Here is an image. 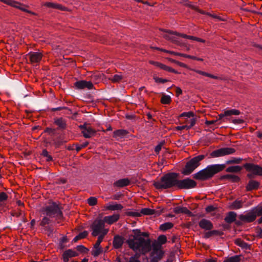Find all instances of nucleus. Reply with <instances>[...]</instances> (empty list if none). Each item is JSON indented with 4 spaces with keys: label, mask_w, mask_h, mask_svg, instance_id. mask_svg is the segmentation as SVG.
Wrapping results in <instances>:
<instances>
[{
    "label": "nucleus",
    "mask_w": 262,
    "mask_h": 262,
    "mask_svg": "<svg viewBox=\"0 0 262 262\" xmlns=\"http://www.w3.org/2000/svg\"><path fill=\"white\" fill-rule=\"evenodd\" d=\"M187 117L190 118V117H193L194 116V113L192 112H185L182 113L180 117Z\"/></svg>",
    "instance_id": "obj_56"
},
{
    "label": "nucleus",
    "mask_w": 262,
    "mask_h": 262,
    "mask_svg": "<svg viewBox=\"0 0 262 262\" xmlns=\"http://www.w3.org/2000/svg\"><path fill=\"white\" fill-rule=\"evenodd\" d=\"M174 55H177V56H181V57H185V58H187L191 59L192 58H194L193 57V56L187 55V54H184V53H178V52H175V53H174Z\"/></svg>",
    "instance_id": "obj_48"
},
{
    "label": "nucleus",
    "mask_w": 262,
    "mask_h": 262,
    "mask_svg": "<svg viewBox=\"0 0 262 262\" xmlns=\"http://www.w3.org/2000/svg\"><path fill=\"white\" fill-rule=\"evenodd\" d=\"M44 211L46 215L50 217L54 216L55 215L60 217L62 216V212L60 208L58 205L55 202H53L50 205L46 206L44 208Z\"/></svg>",
    "instance_id": "obj_7"
},
{
    "label": "nucleus",
    "mask_w": 262,
    "mask_h": 262,
    "mask_svg": "<svg viewBox=\"0 0 262 262\" xmlns=\"http://www.w3.org/2000/svg\"><path fill=\"white\" fill-rule=\"evenodd\" d=\"M130 183V181L127 178L122 179L116 181L114 185L118 187H123L128 185Z\"/></svg>",
    "instance_id": "obj_26"
},
{
    "label": "nucleus",
    "mask_w": 262,
    "mask_h": 262,
    "mask_svg": "<svg viewBox=\"0 0 262 262\" xmlns=\"http://www.w3.org/2000/svg\"><path fill=\"white\" fill-rule=\"evenodd\" d=\"M124 242V238L120 235H115L114 237L113 245L115 249L121 248Z\"/></svg>",
    "instance_id": "obj_20"
},
{
    "label": "nucleus",
    "mask_w": 262,
    "mask_h": 262,
    "mask_svg": "<svg viewBox=\"0 0 262 262\" xmlns=\"http://www.w3.org/2000/svg\"><path fill=\"white\" fill-rule=\"evenodd\" d=\"M162 245L167 242V237L165 235H160L158 237L157 241Z\"/></svg>",
    "instance_id": "obj_41"
},
{
    "label": "nucleus",
    "mask_w": 262,
    "mask_h": 262,
    "mask_svg": "<svg viewBox=\"0 0 262 262\" xmlns=\"http://www.w3.org/2000/svg\"><path fill=\"white\" fill-rule=\"evenodd\" d=\"M232 122L234 124H241L244 123L245 121L242 119H235L232 120Z\"/></svg>",
    "instance_id": "obj_64"
},
{
    "label": "nucleus",
    "mask_w": 262,
    "mask_h": 262,
    "mask_svg": "<svg viewBox=\"0 0 262 262\" xmlns=\"http://www.w3.org/2000/svg\"><path fill=\"white\" fill-rule=\"evenodd\" d=\"M55 9L63 10V11H67L68 10L67 8L62 6L60 4H56V7H55Z\"/></svg>",
    "instance_id": "obj_62"
},
{
    "label": "nucleus",
    "mask_w": 262,
    "mask_h": 262,
    "mask_svg": "<svg viewBox=\"0 0 262 262\" xmlns=\"http://www.w3.org/2000/svg\"><path fill=\"white\" fill-rule=\"evenodd\" d=\"M154 79L155 80V82L157 83H165L169 80L166 79H163L162 78H160L158 77H154Z\"/></svg>",
    "instance_id": "obj_47"
},
{
    "label": "nucleus",
    "mask_w": 262,
    "mask_h": 262,
    "mask_svg": "<svg viewBox=\"0 0 262 262\" xmlns=\"http://www.w3.org/2000/svg\"><path fill=\"white\" fill-rule=\"evenodd\" d=\"M55 9L63 10V11H67L68 10L67 8L62 6L60 4H56V7H55Z\"/></svg>",
    "instance_id": "obj_63"
},
{
    "label": "nucleus",
    "mask_w": 262,
    "mask_h": 262,
    "mask_svg": "<svg viewBox=\"0 0 262 262\" xmlns=\"http://www.w3.org/2000/svg\"><path fill=\"white\" fill-rule=\"evenodd\" d=\"M54 123L61 129H65L67 127L66 121L62 118L55 119Z\"/></svg>",
    "instance_id": "obj_28"
},
{
    "label": "nucleus",
    "mask_w": 262,
    "mask_h": 262,
    "mask_svg": "<svg viewBox=\"0 0 262 262\" xmlns=\"http://www.w3.org/2000/svg\"><path fill=\"white\" fill-rule=\"evenodd\" d=\"M243 202L242 201L236 200L231 203L229 206V208L231 210L238 209L243 207Z\"/></svg>",
    "instance_id": "obj_25"
},
{
    "label": "nucleus",
    "mask_w": 262,
    "mask_h": 262,
    "mask_svg": "<svg viewBox=\"0 0 262 262\" xmlns=\"http://www.w3.org/2000/svg\"><path fill=\"white\" fill-rule=\"evenodd\" d=\"M161 69H163L166 71L169 72H172V73H174L176 74L179 73L178 71H176L174 69H172V68L167 66L165 64H164L163 63L162 64Z\"/></svg>",
    "instance_id": "obj_40"
},
{
    "label": "nucleus",
    "mask_w": 262,
    "mask_h": 262,
    "mask_svg": "<svg viewBox=\"0 0 262 262\" xmlns=\"http://www.w3.org/2000/svg\"><path fill=\"white\" fill-rule=\"evenodd\" d=\"M149 62L150 64L154 65V66H156L157 67H159L160 69H161L162 64V63H160V62H157V61H153V60H150L149 61Z\"/></svg>",
    "instance_id": "obj_60"
},
{
    "label": "nucleus",
    "mask_w": 262,
    "mask_h": 262,
    "mask_svg": "<svg viewBox=\"0 0 262 262\" xmlns=\"http://www.w3.org/2000/svg\"><path fill=\"white\" fill-rule=\"evenodd\" d=\"M173 227V224L170 222L165 223L160 226V230L162 231H166L167 230L170 229Z\"/></svg>",
    "instance_id": "obj_31"
},
{
    "label": "nucleus",
    "mask_w": 262,
    "mask_h": 262,
    "mask_svg": "<svg viewBox=\"0 0 262 262\" xmlns=\"http://www.w3.org/2000/svg\"><path fill=\"white\" fill-rule=\"evenodd\" d=\"M193 70L194 72H195L196 73H197L200 75H202L203 76H207V77H210V78H213L214 79L223 80V78L220 77H218V76L213 75L212 74H211L210 73H207V72H204V71H202L201 70Z\"/></svg>",
    "instance_id": "obj_29"
},
{
    "label": "nucleus",
    "mask_w": 262,
    "mask_h": 262,
    "mask_svg": "<svg viewBox=\"0 0 262 262\" xmlns=\"http://www.w3.org/2000/svg\"><path fill=\"white\" fill-rule=\"evenodd\" d=\"M95 249L92 251V255L95 257L99 255L103 251L102 248L101 247L98 248H94Z\"/></svg>",
    "instance_id": "obj_38"
},
{
    "label": "nucleus",
    "mask_w": 262,
    "mask_h": 262,
    "mask_svg": "<svg viewBox=\"0 0 262 262\" xmlns=\"http://www.w3.org/2000/svg\"><path fill=\"white\" fill-rule=\"evenodd\" d=\"M179 174L176 172H168L163 174L159 181H155L153 185L158 190L177 188Z\"/></svg>",
    "instance_id": "obj_4"
},
{
    "label": "nucleus",
    "mask_w": 262,
    "mask_h": 262,
    "mask_svg": "<svg viewBox=\"0 0 262 262\" xmlns=\"http://www.w3.org/2000/svg\"><path fill=\"white\" fill-rule=\"evenodd\" d=\"M200 227L206 230H211L213 228L212 223L207 219H202L199 223Z\"/></svg>",
    "instance_id": "obj_16"
},
{
    "label": "nucleus",
    "mask_w": 262,
    "mask_h": 262,
    "mask_svg": "<svg viewBox=\"0 0 262 262\" xmlns=\"http://www.w3.org/2000/svg\"><path fill=\"white\" fill-rule=\"evenodd\" d=\"M126 214L130 216H140L141 215L140 213L133 211L127 212Z\"/></svg>",
    "instance_id": "obj_57"
},
{
    "label": "nucleus",
    "mask_w": 262,
    "mask_h": 262,
    "mask_svg": "<svg viewBox=\"0 0 262 262\" xmlns=\"http://www.w3.org/2000/svg\"><path fill=\"white\" fill-rule=\"evenodd\" d=\"M220 180H227L232 183H238L241 181L239 177L232 174H227L221 176L219 178Z\"/></svg>",
    "instance_id": "obj_15"
},
{
    "label": "nucleus",
    "mask_w": 262,
    "mask_h": 262,
    "mask_svg": "<svg viewBox=\"0 0 262 262\" xmlns=\"http://www.w3.org/2000/svg\"><path fill=\"white\" fill-rule=\"evenodd\" d=\"M163 38L168 40H170L173 43L179 46L180 47H182L185 45L184 43H181L180 41L177 40L174 37L170 36L168 34H164L163 35Z\"/></svg>",
    "instance_id": "obj_27"
},
{
    "label": "nucleus",
    "mask_w": 262,
    "mask_h": 262,
    "mask_svg": "<svg viewBox=\"0 0 262 262\" xmlns=\"http://www.w3.org/2000/svg\"><path fill=\"white\" fill-rule=\"evenodd\" d=\"M29 56L30 62L33 63L39 62L42 58V54L39 52H34L30 53Z\"/></svg>",
    "instance_id": "obj_18"
},
{
    "label": "nucleus",
    "mask_w": 262,
    "mask_h": 262,
    "mask_svg": "<svg viewBox=\"0 0 262 262\" xmlns=\"http://www.w3.org/2000/svg\"><path fill=\"white\" fill-rule=\"evenodd\" d=\"M205 158V156L200 155L196 156L188 161L183 169L181 172L184 175H189L191 173L194 169L200 165V161Z\"/></svg>",
    "instance_id": "obj_5"
},
{
    "label": "nucleus",
    "mask_w": 262,
    "mask_h": 262,
    "mask_svg": "<svg viewBox=\"0 0 262 262\" xmlns=\"http://www.w3.org/2000/svg\"><path fill=\"white\" fill-rule=\"evenodd\" d=\"M123 208V206L120 204H116L114 205H110L106 208L109 210H121Z\"/></svg>",
    "instance_id": "obj_35"
},
{
    "label": "nucleus",
    "mask_w": 262,
    "mask_h": 262,
    "mask_svg": "<svg viewBox=\"0 0 262 262\" xmlns=\"http://www.w3.org/2000/svg\"><path fill=\"white\" fill-rule=\"evenodd\" d=\"M196 182L189 178L183 180H179L178 181L177 188L179 189H189L194 188L196 186Z\"/></svg>",
    "instance_id": "obj_8"
},
{
    "label": "nucleus",
    "mask_w": 262,
    "mask_h": 262,
    "mask_svg": "<svg viewBox=\"0 0 262 262\" xmlns=\"http://www.w3.org/2000/svg\"><path fill=\"white\" fill-rule=\"evenodd\" d=\"M119 217V214H115L112 215L105 216L103 220L104 222L111 225L118 221Z\"/></svg>",
    "instance_id": "obj_23"
},
{
    "label": "nucleus",
    "mask_w": 262,
    "mask_h": 262,
    "mask_svg": "<svg viewBox=\"0 0 262 262\" xmlns=\"http://www.w3.org/2000/svg\"><path fill=\"white\" fill-rule=\"evenodd\" d=\"M165 144L164 141L160 142L155 148V151L157 154H159L161 150L162 146Z\"/></svg>",
    "instance_id": "obj_51"
},
{
    "label": "nucleus",
    "mask_w": 262,
    "mask_h": 262,
    "mask_svg": "<svg viewBox=\"0 0 262 262\" xmlns=\"http://www.w3.org/2000/svg\"><path fill=\"white\" fill-rule=\"evenodd\" d=\"M76 249L79 252L83 253H87L89 251V250L88 248H86L83 245L77 246L76 247Z\"/></svg>",
    "instance_id": "obj_42"
},
{
    "label": "nucleus",
    "mask_w": 262,
    "mask_h": 262,
    "mask_svg": "<svg viewBox=\"0 0 262 262\" xmlns=\"http://www.w3.org/2000/svg\"><path fill=\"white\" fill-rule=\"evenodd\" d=\"M88 144H89V142L86 141L80 145H78V144L75 145L76 151L77 152L79 151L82 148H84V147H86L88 145Z\"/></svg>",
    "instance_id": "obj_44"
},
{
    "label": "nucleus",
    "mask_w": 262,
    "mask_h": 262,
    "mask_svg": "<svg viewBox=\"0 0 262 262\" xmlns=\"http://www.w3.org/2000/svg\"><path fill=\"white\" fill-rule=\"evenodd\" d=\"M256 236L259 238H262V229L260 227L258 226L255 229Z\"/></svg>",
    "instance_id": "obj_52"
},
{
    "label": "nucleus",
    "mask_w": 262,
    "mask_h": 262,
    "mask_svg": "<svg viewBox=\"0 0 262 262\" xmlns=\"http://www.w3.org/2000/svg\"><path fill=\"white\" fill-rule=\"evenodd\" d=\"M104 220H96L93 222L91 226L93 230L92 235L93 236H96L100 234L102 230L104 228Z\"/></svg>",
    "instance_id": "obj_10"
},
{
    "label": "nucleus",
    "mask_w": 262,
    "mask_h": 262,
    "mask_svg": "<svg viewBox=\"0 0 262 262\" xmlns=\"http://www.w3.org/2000/svg\"><path fill=\"white\" fill-rule=\"evenodd\" d=\"M88 235V232L86 231H84L80 233L78 235L76 236L73 239L74 242H77L78 240L85 238Z\"/></svg>",
    "instance_id": "obj_33"
},
{
    "label": "nucleus",
    "mask_w": 262,
    "mask_h": 262,
    "mask_svg": "<svg viewBox=\"0 0 262 262\" xmlns=\"http://www.w3.org/2000/svg\"><path fill=\"white\" fill-rule=\"evenodd\" d=\"M78 253L72 249L66 250L62 254V259L64 262H68L70 257L78 256Z\"/></svg>",
    "instance_id": "obj_17"
},
{
    "label": "nucleus",
    "mask_w": 262,
    "mask_h": 262,
    "mask_svg": "<svg viewBox=\"0 0 262 262\" xmlns=\"http://www.w3.org/2000/svg\"><path fill=\"white\" fill-rule=\"evenodd\" d=\"M236 216L237 214L235 212L233 211H230L227 214V215L225 217L224 220L228 224H231L233 222L235 223V222L237 221L236 220Z\"/></svg>",
    "instance_id": "obj_21"
},
{
    "label": "nucleus",
    "mask_w": 262,
    "mask_h": 262,
    "mask_svg": "<svg viewBox=\"0 0 262 262\" xmlns=\"http://www.w3.org/2000/svg\"><path fill=\"white\" fill-rule=\"evenodd\" d=\"M50 220L48 217H44L42 221H41L40 223V225L43 227L46 226V225H48L50 223Z\"/></svg>",
    "instance_id": "obj_46"
},
{
    "label": "nucleus",
    "mask_w": 262,
    "mask_h": 262,
    "mask_svg": "<svg viewBox=\"0 0 262 262\" xmlns=\"http://www.w3.org/2000/svg\"><path fill=\"white\" fill-rule=\"evenodd\" d=\"M243 160L241 158H233L226 161V164L210 165L193 175V178L199 181H206L211 179L215 174L223 171L227 164H239Z\"/></svg>",
    "instance_id": "obj_2"
},
{
    "label": "nucleus",
    "mask_w": 262,
    "mask_h": 262,
    "mask_svg": "<svg viewBox=\"0 0 262 262\" xmlns=\"http://www.w3.org/2000/svg\"><path fill=\"white\" fill-rule=\"evenodd\" d=\"M184 5L194 10H198V8L196 6L191 5V4L188 3L187 1L184 2Z\"/></svg>",
    "instance_id": "obj_55"
},
{
    "label": "nucleus",
    "mask_w": 262,
    "mask_h": 262,
    "mask_svg": "<svg viewBox=\"0 0 262 262\" xmlns=\"http://www.w3.org/2000/svg\"><path fill=\"white\" fill-rule=\"evenodd\" d=\"M8 195L6 193L4 192H2L0 193V202H3L4 201H6L8 199Z\"/></svg>",
    "instance_id": "obj_54"
},
{
    "label": "nucleus",
    "mask_w": 262,
    "mask_h": 262,
    "mask_svg": "<svg viewBox=\"0 0 262 262\" xmlns=\"http://www.w3.org/2000/svg\"><path fill=\"white\" fill-rule=\"evenodd\" d=\"M241 114V112L235 109L227 110L225 111V115L231 116V115H239Z\"/></svg>",
    "instance_id": "obj_39"
},
{
    "label": "nucleus",
    "mask_w": 262,
    "mask_h": 262,
    "mask_svg": "<svg viewBox=\"0 0 262 262\" xmlns=\"http://www.w3.org/2000/svg\"><path fill=\"white\" fill-rule=\"evenodd\" d=\"M216 209L213 205H209L206 208L205 210L207 212H211L214 211Z\"/></svg>",
    "instance_id": "obj_59"
},
{
    "label": "nucleus",
    "mask_w": 262,
    "mask_h": 262,
    "mask_svg": "<svg viewBox=\"0 0 262 262\" xmlns=\"http://www.w3.org/2000/svg\"><path fill=\"white\" fill-rule=\"evenodd\" d=\"M128 134V132L124 129H118L114 132V137H123Z\"/></svg>",
    "instance_id": "obj_34"
},
{
    "label": "nucleus",
    "mask_w": 262,
    "mask_h": 262,
    "mask_svg": "<svg viewBox=\"0 0 262 262\" xmlns=\"http://www.w3.org/2000/svg\"><path fill=\"white\" fill-rule=\"evenodd\" d=\"M163 210V209L160 210V211H156L155 209L150 208H143L141 210V213L144 215H151L154 214H157L159 215Z\"/></svg>",
    "instance_id": "obj_24"
},
{
    "label": "nucleus",
    "mask_w": 262,
    "mask_h": 262,
    "mask_svg": "<svg viewBox=\"0 0 262 262\" xmlns=\"http://www.w3.org/2000/svg\"><path fill=\"white\" fill-rule=\"evenodd\" d=\"M173 212L176 214L184 213L188 215L189 216H192V213L186 207L178 206L173 208Z\"/></svg>",
    "instance_id": "obj_19"
},
{
    "label": "nucleus",
    "mask_w": 262,
    "mask_h": 262,
    "mask_svg": "<svg viewBox=\"0 0 262 262\" xmlns=\"http://www.w3.org/2000/svg\"><path fill=\"white\" fill-rule=\"evenodd\" d=\"M160 30L161 31L170 34H174V35H178V36H181V37H182L183 38H188V39H191V40L197 41L198 42H200V38H199V37H195V36H193L187 35L185 34L180 33H179V32H174V31H171V30H166V29H160Z\"/></svg>",
    "instance_id": "obj_12"
},
{
    "label": "nucleus",
    "mask_w": 262,
    "mask_h": 262,
    "mask_svg": "<svg viewBox=\"0 0 262 262\" xmlns=\"http://www.w3.org/2000/svg\"><path fill=\"white\" fill-rule=\"evenodd\" d=\"M103 238H102V236H99L97 242L94 245V248H98L99 247H100V244L103 241Z\"/></svg>",
    "instance_id": "obj_53"
},
{
    "label": "nucleus",
    "mask_w": 262,
    "mask_h": 262,
    "mask_svg": "<svg viewBox=\"0 0 262 262\" xmlns=\"http://www.w3.org/2000/svg\"><path fill=\"white\" fill-rule=\"evenodd\" d=\"M255 207L246 214H241L238 216L239 221L235 222V225L237 226H242L243 223H251L256 219Z\"/></svg>",
    "instance_id": "obj_6"
},
{
    "label": "nucleus",
    "mask_w": 262,
    "mask_h": 262,
    "mask_svg": "<svg viewBox=\"0 0 262 262\" xmlns=\"http://www.w3.org/2000/svg\"><path fill=\"white\" fill-rule=\"evenodd\" d=\"M242 167L241 166H231L227 168L226 169V171L227 172L237 173L240 172L242 170Z\"/></svg>",
    "instance_id": "obj_30"
},
{
    "label": "nucleus",
    "mask_w": 262,
    "mask_h": 262,
    "mask_svg": "<svg viewBox=\"0 0 262 262\" xmlns=\"http://www.w3.org/2000/svg\"><path fill=\"white\" fill-rule=\"evenodd\" d=\"M160 102L163 104H169L171 102V97L168 95L163 94Z\"/></svg>",
    "instance_id": "obj_32"
},
{
    "label": "nucleus",
    "mask_w": 262,
    "mask_h": 262,
    "mask_svg": "<svg viewBox=\"0 0 262 262\" xmlns=\"http://www.w3.org/2000/svg\"><path fill=\"white\" fill-rule=\"evenodd\" d=\"M256 210V217L257 216H261V217L257 220L258 224L262 223V206L255 207Z\"/></svg>",
    "instance_id": "obj_36"
},
{
    "label": "nucleus",
    "mask_w": 262,
    "mask_h": 262,
    "mask_svg": "<svg viewBox=\"0 0 262 262\" xmlns=\"http://www.w3.org/2000/svg\"><path fill=\"white\" fill-rule=\"evenodd\" d=\"M41 155L47 158L46 159L47 161H51L53 159L52 156L49 154L48 151L46 149L42 150Z\"/></svg>",
    "instance_id": "obj_45"
},
{
    "label": "nucleus",
    "mask_w": 262,
    "mask_h": 262,
    "mask_svg": "<svg viewBox=\"0 0 262 262\" xmlns=\"http://www.w3.org/2000/svg\"><path fill=\"white\" fill-rule=\"evenodd\" d=\"M129 248L134 251L138 250L142 254H146L151 250L152 254L157 252L163 251L162 245L157 241L151 243L149 234L141 232L140 229L132 230V233L128 235V238L125 241Z\"/></svg>",
    "instance_id": "obj_1"
},
{
    "label": "nucleus",
    "mask_w": 262,
    "mask_h": 262,
    "mask_svg": "<svg viewBox=\"0 0 262 262\" xmlns=\"http://www.w3.org/2000/svg\"><path fill=\"white\" fill-rule=\"evenodd\" d=\"M122 79V76L121 75H115L114 77L111 79V80L113 82H119Z\"/></svg>",
    "instance_id": "obj_49"
},
{
    "label": "nucleus",
    "mask_w": 262,
    "mask_h": 262,
    "mask_svg": "<svg viewBox=\"0 0 262 262\" xmlns=\"http://www.w3.org/2000/svg\"><path fill=\"white\" fill-rule=\"evenodd\" d=\"M45 230L48 232V234L50 236L53 232V229L50 226H45Z\"/></svg>",
    "instance_id": "obj_58"
},
{
    "label": "nucleus",
    "mask_w": 262,
    "mask_h": 262,
    "mask_svg": "<svg viewBox=\"0 0 262 262\" xmlns=\"http://www.w3.org/2000/svg\"><path fill=\"white\" fill-rule=\"evenodd\" d=\"M74 85L78 89L87 88L89 90H91L93 88V84L92 82L85 80L78 81L74 83Z\"/></svg>",
    "instance_id": "obj_14"
},
{
    "label": "nucleus",
    "mask_w": 262,
    "mask_h": 262,
    "mask_svg": "<svg viewBox=\"0 0 262 262\" xmlns=\"http://www.w3.org/2000/svg\"><path fill=\"white\" fill-rule=\"evenodd\" d=\"M235 151L236 150L233 148L224 147L213 151L210 153V155L212 158H216L233 154Z\"/></svg>",
    "instance_id": "obj_9"
},
{
    "label": "nucleus",
    "mask_w": 262,
    "mask_h": 262,
    "mask_svg": "<svg viewBox=\"0 0 262 262\" xmlns=\"http://www.w3.org/2000/svg\"><path fill=\"white\" fill-rule=\"evenodd\" d=\"M6 4L8 5H9V6H11L13 7H14V8H16L17 9H18L20 10H21L23 12H27V13H30L32 15H37V14L35 13V12H33L31 11H30L27 9H25V8L21 7V6H25L26 7H28L29 6H25L24 5V4L19 3V2H16L15 1H14V0H6V2H5V3Z\"/></svg>",
    "instance_id": "obj_11"
},
{
    "label": "nucleus",
    "mask_w": 262,
    "mask_h": 262,
    "mask_svg": "<svg viewBox=\"0 0 262 262\" xmlns=\"http://www.w3.org/2000/svg\"><path fill=\"white\" fill-rule=\"evenodd\" d=\"M151 48H152L154 49H155V50H157L161 51L163 52H165V53H169V54H172V55H174V53H175V52H174V51L167 50H165V49H164L159 48L158 47H151Z\"/></svg>",
    "instance_id": "obj_50"
},
{
    "label": "nucleus",
    "mask_w": 262,
    "mask_h": 262,
    "mask_svg": "<svg viewBox=\"0 0 262 262\" xmlns=\"http://www.w3.org/2000/svg\"><path fill=\"white\" fill-rule=\"evenodd\" d=\"M164 256V251H160L156 252L152 254V252L150 253V257H151L150 262H158L161 260Z\"/></svg>",
    "instance_id": "obj_22"
},
{
    "label": "nucleus",
    "mask_w": 262,
    "mask_h": 262,
    "mask_svg": "<svg viewBox=\"0 0 262 262\" xmlns=\"http://www.w3.org/2000/svg\"><path fill=\"white\" fill-rule=\"evenodd\" d=\"M88 203L90 206H95L97 203V199L95 197H90L88 199Z\"/></svg>",
    "instance_id": "obj_43"
},
{
    "label": "nucleus",
    "mask_w": 262,
    "mask_h": 262,
    "mask_svg": "<svg viewBox=\"0 0 262 262\" xmlns=\"http://www.w3.org/2000/svg\"><path fill=\"white\" fill-rule=\"evenodd\" d=\"M56 4L51 3V2H47L45 4V6L48 8H52L55 9V7H56Z\"/></svg>",
    "instance_id": "obj_61"
},
{
    "label": "nucleus",
    "mask_w": 262,
    "mask_h": 262,
    "mask_svg": "<svg viewBox=\"0 0 262 262\" xmlns=\"http://www.w3.org/2000/svg\"><path fill=\"white\" fill-rule=\"evenodd\" d=\"M240 255H235L225 260L224 262H240Z\"/></svg>",
    "instance_id": "obj_37"
},
{
    "label": "nucleus",
    "mask_w": 262,
    "mask_h": 262,
    "mask_svg": "<svg viewBox=\"0 0 262 262\" xmlns=\"http://www.w3.org/2000/svg\"><path fill=\"white\" fill-rule=\"evenodd\" d=\"M243 167L249 172L246 177L250 179L246 185V191H252L257 190L260 187V182L253 180L255 176L262 177V167L253 163H247L243 165Z\"/></svg>",
    "instance_id": "obj_3"
},
{
    "label": "nucleus",
    "mask_w": 262,
    "mask_h": 262,
    "mask_svg": "<svg viewBox=\"0 0 262 262\" xmlns=\"http://www.w3.org/2000/svg\"><path fill=\"white\" fill-rule=\"evenodd\" d=\"M79 127L83 129L82 133L83 136L86 138H89L94 136L96 133V130L90 126H86L85 124L80 125Z\"/></svg>",
    "instance_id": "obj_13"
}]
</instances>
